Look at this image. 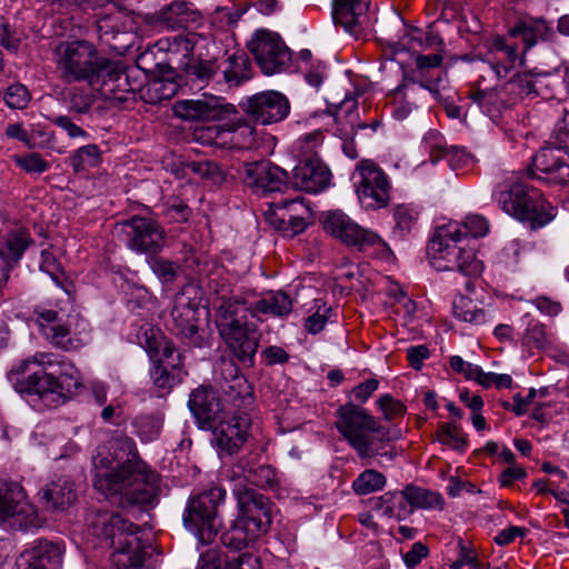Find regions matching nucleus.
I'll list each match as a JSON object with an SVG mask.
<instances>
[{
  "instance_id": "nucleus-25",
  "label": "nucleus",
  "mask_w": 569,
  "mask_h": 569,
  "mask_svg": "<svg viewBox=\"0 0 569 569\" xmlns=\"http://www.w3.org/2000/svg\"><path fill=\"white\" fill-rule=\"evenodd\" d=\"M533 167L548 174V179L565 184L569 182V152L561 144H547L533 156Z\"/></svg>"
},
{
  "instance_id": "nucleus-46",
  "label": "nucleus",
  "mask_w": 569,
  "mask_h": 569,
  "mask_svg": "<svg viewBox=\"0 0 569 569\" xmlns=\"http://www.w3.org/2000/svg\"><path fill=\"white\" fill-rule=\"evenodd\" d=\"M243 478L251 485L260 488H274L277 477L274 470L268 465L246 463L242 466Z\"/></svg>"
},
{
  "instance_id": "nucleus-51",
  "label": "nucleus",
  "mask_w": 569,
  "mask_h": 569,
  "mask_svg": "<svg viewBox=\"0 0 569 569\" xmlns=\"http://www.w3.org/2000/svg\"><path fill=\"white\" fill-rule=\"evenodd\" d=\"M134 426L142 441H153L162 429V418L152 415H141L136 418Z\"/></svg>"
},
{
  "instance_id": "nucleus-36",
  "label": "nucleus",
  "mask_w": 569,
  "mask_h": 569,
  "mask_svg": "<svg viewBox=\"0 0 569 569\" xmlns=\"http://www.w3.org/2000/svg\"><path fill=\"white\" fill-rule=\"evenodd\" d=\"M171 76H153L147 83L139 88L140 99L149 104H158L173 98L178 91V84Z\"/></svg>"
},
{
  "instance_id": "nucleus-34",
  "label": "nucleus",
  "mask_w": 569,
  "mask_h": 569,
  "mask_svg": "<svg viewBox=\"0 0 569 569\" xmlns=\"http://www.w3.org/2000/svg\"><path fill=\"white\" fill-rule=\"evenodd\" d=\"M252 186L263 194L281 191L288 179L287 171L270 162H261L250 170Z\"/></svg>"
},
{
  "instance_id": "nucleus-32",
  "label": "nucleus",
  "mask_w": 569,
  "mask_h": 569,
  "mask_svg": "<svg viewBox=\"0 0 569 569\" xmlns=\"http://www.w3.org/2000/svg\"><path fill=\"white\" fill-rule=\"evenodd\" d=\"M220 388L224 396L238 408L252 405L251 386L233 365H228L222 371Z\"/></svg>"
},
{
  "instance_id": "nucleus-61",
  "label": "nucleus",
  "mask_w": 569,
  "mask_h": 569,
  "mask_svg": "<svg viewBox=\"0 0 569 569\" xmlns=\"http://www.w3.org/2000/svg\"><path fill=\"white\" fill-rule=\"evenodd\" d=\"M470 566L472 569H485L478 560L476 552L459 541V558L451 565V569H461L463 566Z\"/></svg>"
},
{
  "instance_id": "nucleus-11",
  "label": "nucleus",
  "mask_w": 569,
  "mask_h": 569,
  "mask_svg": "<svg viewBox=\"0 0 569 569\" xmlns=\"http://www.w3.org/2000/svg\"><path fill=\"white\" fill-rule=\"evenodd\" d=\"M226 490L212 487L189 498L182 520L201 545L211 543L221 528L218 515L220 505L224 501Z\"/></svg>"
},
{
  "instance_id": "nucleus-6",
  "label": "nucleus",
  "mask_w": 569,
  "mask_h": 569,
  "mask_svg": "<svg viewBox=\"0 0 569 569\" xmlns=\"http://www.w3.org/2000/svg\"><path fill=\"white\" fill-rule=\"evenodd\" d=\"M461 240L462 232L458 222L438 228L427 249L430 264L438 271L458 270L468 277L480 274L482 262L476 258L473 250L459 246Z\"/></svg>"
},
{
  "instance_id": "nucleus-20",
  "label": "nucleus",
  "mask_w": 569,
  "mask_h": 569,
  "mask_svg": "<svg viewBox=\"0 0 569 569\" xmlns=\"http://www.w3.org/2000/svg\"><path fill=\"white\" fill-rule=\"evenodd\" d=\"M308 214L309 208L302 198L297 197L273 203L264 216L270 226L281 231L283 236L292 238L305 231Z\"/></svg>"
},
{
  "instance_id": "nucleus-28",
  "label": "nucleus",
  "mask_w": 569,
  "mask_h": 569,
  "mask_svg": "<svg viewBox=\"0 0 569 569\" xmlns=\"http://www.w3.org/2000/svg\"><path fill=\"white\" fill-rule=\"evenodd\" d=\"M157 21L169 30L197 28L202 22V14L196 6L187 0H173L156 13Z\"/></svg>"
},
{
  "instance_id": "nucleus-48",
  "label": "nucleus",
  "mask_w": 569,
  "mask_h": 569,
  "mask_svg": "<svg viewBox=\"0 0 569 569\" xmlns=\"http://www.w3.org/2000/svg\"><path fill=\"white\" fill-rule=\"evenodd\" d=\"M453 315L457 319L472 325L486 322V312L467 297H460L453 302Z\"/></svg>"
},
{
  "instance_id": "nucleus-43",
  "label": "nucleus",
  "mask_w": 569,
  "mask_h": 569,
  "mask_svg": "<svg viewBox=\"0 0 569 569\" xmlns=\"http://www.w3.org/2000/svg\"><path fill=\"white\" fill-rule=\"evenodd\" d=\"M522 322L526 325V330L521 338L525 347L542 350L551 346V336L542 322L531 318L529 315L523 316Z\"/></svg>"
},
{
  "instance_id": "nucleus-39",
  "label": "nucleus",
  "mask_w": 569,
  "mask_h": 569,
  "mask_svg": "<svg viewBox=\"0 0 569 569\" xmlns=\"http://www.w3.org/2000/svg\"><path fill=\"white\" fill-rule=\"evenodd\" d=\"M375 508L388 518L402 519L411 515L408 507L405 489L396 492H386L373 501Z\"/></svg>"
},
{
  "instance_id": "nucleus-58",
  "label": "nucleus",
  "mask_w": 569,
  "mask_h": 569,
  "mask_svg": "<svg viewBox=\"0 0 569 569\" xmlns=\"http://www.w3.org/2000/svg\"><path fill=\"white\" fill-rule=\"evenodd\" d=\"M378 406L386 420H392L403 416L406 407L390 395H383L378 399Z\"/></svg>"
},
{
  "instance_id": "nucleus-45",
  "label": "nucleus",
  "mask_w": 569,
  "mask_h": 569,
  "mask_svg": "<svg viewBox=\"0 0 569 569\" xmlns=\"http://www.w3.org/2000/svg\"><path fill=\"white\" fill-rule=\"evenodd\" d=\"M443 82V78L441 74H439L435 80H430L428 82L419 81L417 82L421 88L428 90L432 97L438 100L445 111L448 118L450 119H465V113L462 112V109L456 104L455 100L450 96H445L441 92V89L443 87L441 86Z\"/></svg>"
},
{
  "instance_id": "nucleus-60",
  "label": "nucleus",
  "mask_w": 569,
  "mask_h": 569,
  "mask_svg": "<svg viewBox=\"0 0 569 569\" xmlns=\"http://www.w3.org/2000/svg\"><path fill=\"white\" fill-rule=\"evenodd\" d=\"M14 160L24 171L32 173H42L48 169V163L38 154L29 153L26 156H16Z\"/></svg>"
},
{
  "instance_id": "nucleus-3",
  "label": "nucleus",
  "mask_w": 569,
  "mask_h": 569,
  "mask_svg": "<svg viewBox=\"0 0 569 569\" xmlns=\"http://www.w3.org/2000/svg\"><path fill=\"white\" fill-rule=\"evenodd\" d=\"M87 522L91 533L113 548L112 562L119 569H137L143 566L150 543L143 539V530L106 510L90 511Z\"/></svg>"
},
{
  "instance_id": "nucleus-19",
  "label": "nucleus",
  "mask_w": 569,
  "mask_h": 569,
  "mask_svg": "<svg viewBox=\"0 0 569 569\" xmlns=\"http://www.w3.org/2000/svg\"><path fill=\"white\" fill-rule=\"evenodd\" d=\"M172 110L174 116L187 121H216L237 112L236 107L226 102L224 98L212 94L176 101Z\"/></svg>"
},
{
  "instance_id": "nucleus-8",
  "label": "nucleus",
  "mask_w": 569,
  "mask_h": 569,
  "mask_svg": "<svg viewBox=\"0 0 569 569\" xmlns=\"http://www.w3.org/2000/svg\"><path fill=\"white\" fill-rule=\"evenodd\" d=\"M34 320L43 338L63 351H77L91 340V327L79 313L66 315L56 309L37 307Z\"/></svg>"
},
{
  "instance_id": "nucleus-21",
  "label": "nucleus",
  "mask_w": 569,
  "mask_h": 569,
  "mask_svg": "<svg viewBox=\"0 0 569 569\" xmlns=\"http://www.w3.org/2000/svg\"><path fill=\"white\" fill-rule=\"evenodd\" d=\"M250 419L247 415L229 416L227 412L210 425L216 446L227 455L236 453L246 442Z\"/></svg>"
},
{
  "instance_id": "nucleus-40",
  "label": "nucleus",
  "mask_w": 569,
  "mask_h": 569,
  "mask_svg": "<svg viewBox=\"0 0 569 569\" xmlns=\"http://www.w3.org/2000/svg\"><path fill=\"white\" fill-rule=\"evenodd\" d=\"M292 301L290 297L282 292H272L264 298L258 300L253 305L252 316L271 315L274 317H283L291 312Z\"/></svg>"
},
{
  "instance_id": "nucleus-33",
  "label": "nucleus",
  "mask_w": 569,
  "mask_h": 569,
  "mask_svg": "<svg viewBox=\"0 0 569 569\" xmlns=\"http://www.w3.org/2000/svg\"><path fill=\"white\" fill-rule=\"evenodd\" d=\"M41 499L48 510L64 511L77 500L73 482L66 477L51 481L40 491Z\"/></svg>"
},
{
  "instance_id": "nucleus-14",
  "label": "nucleus",
  "mask_w": 569,
  "mask_h": 569,
  "mask_svg": "<svg viewBox=\"0 0 569 569\" xmlns=\"http://www.w3.org/2000/svg\"><path fill=\"white\" fill-rule=\"evenodd\" d=\"M0 522H9L20 530L38 526L37 510L17 482L0 480Z\"/></svg>"
},
{
  "instance_id": "nucleus-26",
  "label": "nucleus",
  "mask_w": 569,
  "mask_h": 569,
  "mask_svg": "<svg viewBox=\"0 0 569 569\" xmlns=\"http://www.w3.org/2000/svg\"><path fill=\"white\" fill-rule=\"evenodd\" d=\"M482 61L491 68L498 79H503L518 64L525 62V54L520 56L516 46L508 44L501 37H496L487 43Z\"/></svg>"
},
{
  "instance_id": "nucleus-23",
  "label": "nucleus",
  "mask_w": 569,
  "mask_h": 569,
  "mask_svg": "<svg viewBox=\"0 0 569 569\" xmlns=\"http://www.w3.org/2000/svg\"><path fill=\"white\" fill-rule=\"evenodd\" d=\"M219 333L232 355L246 367L254 365L259 348L260 333L249 325H237L219 330Z\"/></svg>"
},
{
  "instance_id": "nucleus-50",
  "label": "nucleus",
  "mask_w": 569,
  "mask_h": 569,
  "mask_svg": "<svg viewBox=\"0 0 569 569\" xmlns=\"http://www.w3.org/2000/svg\"><path fill=\"white\" fill-rule=\"evenodd\" d=\"M386 485V477L373 469H367L361 472L352 483L353 490L358 495H369L381 490Z\"/></svg>"
},
{
  "instance_id": "nucleus-30",
  "label": "nucleus",
  "mask_w": 569,
  "mask_h": 569,
  "mask_svg": "<svg viewBox=\"0 0 569 569\" xmlns=\"http://www.w3.org/2000/svg\"><path fill=\"white\" fill-rule=\"evenodd\" d=\"M508 34L512 38H521L522 52L526 54L538 41L549 40L553 36V31L543 18L526 17L517 20L509 28Z\"/></svg>"
},
{
  "instance_id": "nucleus-47",
  "label": "nucleus",
  "mask_w": 569,
  "mask_h": 569,
  "mask_svg": "<svg viewBox=\"0 0 569 569\" xmlns=\"http://www.w3.org/2000/svg\"><path fill=\"white\" fill-rule=\"evenodd\" d=\"M437 439L440 443L456 450L465 452L468 447V438L460 427L456 423L448 422L439 426Z\"/></svg>"
},
{
  "instance_id": "nucleus-31",
  "label": "nucleus",
  "mask_w": 569,
  "mask_h": 569,
  "mask_svg": "<svg viewBox=\"0 0 569 569\" xmlns=\"http://www.w3.org/2000/svg\"><path fill=\"white\" fill-rule=\"evenodd\" d=\"M197 312L196 306L183 301L181 298L176 300L171 310V329L192 346H200L202 341L198 333Z\"/></svg>"
},
{
  "instance_id": "nucleus-18",
  "label": "nucleus",
  "mask_w": 569,
  "mask_h": 569,
  "mask_svg": "<svg viewBox=\"0 0 569 569\" xmlns=\"http://www.w3.org/2000/svg\"><path fill=\"white\" fill-rule=\"evenodd\" d=\"M239 107L261 124H270L286 119L290 111V103L284 94L278 91H262L244 98Z\"/></svg>"
},
{
  "instance_id": "nucleus-35",
  "label": "nucleus",
  "mask_w": 569,
  "mask_h": 569,
  "mask_svg": "<svg viewBox=\"0 0 569 569\" xmlns=\"http://www.w3.org/2000/svg\"><path fill=\"white\" fill-rule=\"evenodd\" d=\"M27 555L28 566L24 569H60L63 548L51 541L39 540Z\"/></svg>"
},
{
  "instance_id": "nucleus-22",
  "label": "nucleus",
  "mask_w": 569,
  "mask_h": 569,
  "mask_svg": "<svg viewBox=\"0 0 569 569\" xmlns=\"http://www.w3.org/2000/svg\"><path fill=\"white\" fill-rule=\"evenodd\" d=\"M217 297L213 300L216 309V323L218 330L230 328L237 325H248V313L252 315L253 305L248 303L233 290L222 287L216 291Z\"/></svg>"
},
{
  "instance_id": "nucleus-27",
  "label": "nucleus",
  "mask_w": 569,
  "mask_h": 569,
  "mask_svg": "<svg viewBox=\"0 0 569 569\" xmlns=\"http://www.w3.org/2000/svg\"><path fill=\"white\" fill-rule=\"evenodd\" d=\"M330 171L317 157L300 160L293 167V184L309 193H318L328 187Z\"/></svg>"
},
{
  "instance_id": "nucleus-9",
  "label": "nucleus",
  "mask_w": 569,
  "mask_h": 569,
  "mask_svg": "<svg viewBox=\"0 0 569 569\" xmlns=\"http://www.w3.org/2000/svg\"><path fill=\"white\" fill-rule=\"evenodd\" d=\"M498 203L506 213L529 223L533 230L545 227L557 216V208L539 190L522 183H513L500 192Z\"/></svg>"
},
{
  "instance_id": "nucleus-52",
  "label": "nucleus",
  "mask_w": 569,
  "mask_h": 569,
  "mask_svg": "<svg viewBox=\"0 0 569 569\" xmlns=\"http://www.w3.org/2000/svg\"><path fill=\"white\" fill-rule=\"evenodd\" d=\"M149 264L158 279L167 284L176 281L181 268L177 262L163 259L161 257H153L149 260Z\"/></svg>"
},
{
  "instance_id": "nucleus-7",
  "label": "nucleus",
  "mask_w": 569,
  "mask_h": 569,
  "mask_svg": "<svg viewBox=\"0 0 569 569\" xmlns=\"http://www.w3.org/2000/svg\"><path fill=\"white\" fill-rule=\"evenodd\" d=\"M54 61L59 78L66 83L91 84L108 66V60L87 40L60 42L54 50Z\"/></svg>"
},
{
  "instance_id": "nucleus-55",
  "label": "nucleus",
  "mask_w": 569,
  "mask_h": 569,
  "mask_svg": "<svg viewBox=\"0 0 569 569\" xmlns=\"http://www.w3.org/2000/svg\"><path fill=\"white\" fill-rule=\"evenodd\" d=\"M3 100L10 109H24L31 100V96L26 86L13 83L4 92Z\"/></svg>"
},
{
  "instance_id": "nucleus-56",
  "label": "nucleus",
  "mask_w": 569,
  "mask_h": 569,
  "mask_svg": "<svg viewBox=\"0 0 569 569\" xmlns=\"http://www.w3.org/2000/svg\"><path fill=\"white\" fill-rule=\"evenodd\" d=\"M393 217L396 221V228L401 233H407L415 226L418 219V212L408 206L399 204L395 208Z\"/></svg>"
},
{
  "instance_id": "nucleus-64",
  "label": "nucleus",
  "mask_w": 569,
  "mask_h": 569,
  "mask_svg": "<svg viewBox=\"0 0 569 569\" xmlns=\"http://www.w3.org/2000/svg\"><path fill=\"white\" fill-rule=\"evenodd\" d=\"M197 569H222L221 551L212 548L201 552Z\"/></svg>"
},
{
  "instance_id": "nucleus-13",
  "label": "nucleus",
  "mask_w": 569,
  "mask_h": 569,
  "mask_svg": "<svg viewBox=\"0 0 569 569\" xmlns=\"http://www.w3.org/2000/svg\"><path fill=\"white\" fill-rule=\"evenodd\" d=\"M151 337L146 331V348L149 352L158 351L160 348V357L150 371V377L154 387L164 392H169L173 387L179 385L187 372L183 369L182 357L174 346L167 340L157 342L153 330L150 329Z\"/></svg>"
},
{
  "instance_id": "nucleus-12",
  "label": "nucleus",
  "mask_w": 569,
  "mask_h": 569,
  "mask_svg": "<svg viewBox=\"0 0 569 569\" xmlns=\"http://www.w3.org/2000/svg\"><path fill=\"white\" fill-rule=\"evenodd\" d=\"M323 230L348 247L359 251H369L387 258L391 254L389 246L372 230L361 227L341 210L327 211L322 216Z\"/></svg>"
},
{
  "instance_id": "nucleus-37",
  "label": "nucleus",
  "mask_w": 569,
  "mask_h": 569,
  "mask_svg": "<svg viewBox=\"0 0 569 569\" xmlns=\"http://www.w3.org/2000/svg\"><path fill=\"white\" fill-rule=\"evenodd\" d=\"M508 92L503 89V86H500L473 90L469 93V98L491 119H497L502 110L513 102L506 98Z\"/></svg>"
},
{
  "instance_id": "nucleus-15",
  "label": "nucleus",
  "mask_w": 569,
  "mask_h": 569,
  "mask_svg": "<svg viewBox=\"0 0 569 569\" xmlns=\"http://www.w3.org/2000/svg\"><path fill=\"white\" fill-rule=\"evenodd\" d=\"M248 49L266 76L282 72L291 61L290 49L278 33L269 30L256 31Z\"/></svg>"
},
{
  "instance_id": "nucleus-44",
  "label": "nucleus",
  "mask_w": 569,
  "mask_h": 569,
  "mask_svg": "<svg viewBox=\"0 0 569 569\" xmlns=\"http://www.w3.org/2000/svg\"><path fill=\"white\" fill-rule=\"evenodd\" d=\"M405 493L408 507L411 509V513L415 509L441 508L443 503L439 493L417 486H407L405 488Z\"/></svg>"
},
{
  "instance_id": "nucleus-42",
  "label": "nucleus",
  "mask_w": 569,
  "mask_h": 569,
  "mask_svg": "<svg viewBox=\"0 0 569 569\" xmlns=\"http://www.w3.org/2000/svg\"><path fill=\"white\" fill-rule=\"evenodd\" d=\"M223 78L229 86H240L251 79L252 68L249 58L243 52L231 54L227 59Z\"/></svg>"
},
{
  "instance_id": "nucleus-17",
  "label": "nucleus",
  "mask_w": 569,
  "mask_h": 569,
  "mask_svg": "<svg viewBox=\"0 0 569 569\" xmlns=\"http://www.w3.org/2000/svg\"><path fill=\"white\" fill-rule=\"evenodd\" d=\"M127 247L137 253H157L166 242L160 224L151 219L134 216L122 222Z\"/></svg>"
},
{
  "instance_id": "nucleus-24",
  "label": "nucleus",
  "mask_w": 569,
  "mask_h": 569,
  "mask_svg": "<svg viewBox=\"0 0 569 569\" xmlns=\"http://www.w3.org/2000/svg\"><path fill=\"white\" fill-rule=\"evenodd\" d=\"M369 0H335L332 17L337 26L355 38L369 28Z\"/></svg>"
},
{
  "instance_id": "nucleus-62",
  "label": "nucleus",
  "mask_w": 569,
  "mask_h": 569,
  "mask_svg": "<svg viewBox=\"0 0 569 569\" xmlns=\"http://www.w3.org/2000/svg\"><path fill=\"white\" fill-rule=\"evenodd\" d=\"M330 310L331 309L326 306H323L322 309L319 307L315 313L308 317L305 323L307 331L312 335L320 332L328 321L327 313H329Z\"/></svg>"
},
{
  "instance_id": "nucleus-63",
  "label": "nucleus",
  "mask_w": 569,
  "mask_h": 569,
  "mask_svg": "<svg viewBox=\"0 0 569 569\" xmlns=\"http://www.w3.org/2000/svg\"><path fill=\"white\" fill-rule=\"evenodd\" d=\"M166 216L176 222H184L191 216V209L181 200H173L171 203H168Z\"/></svg>"
},
{
  "instance_id": "nucleus-10",
  "label": "nucleus",
  "mask_w": 569,
  "mask_h": 569,
  "mask_svg": "<svg viewBox=\"0 0 569 569\" xmlns=\"http://www.w3.org/2000/svg\"><path fill=\"white\" fill-rule=\"evenodd\" d=\"M198 38L189 33L160 39L137 57L136 64L146 74L171 76L178 66H186L183 58L194 50Z\"/></svg>"
},
{
  "instance_id": "nucleus-49",
  "label": "nucleus",
  "mask_w": 569,
  "mask_h": 569,
  "mask_svg": "<svg viewBox=\"0 0 569 569\" xmlns=\"http://www.w3.org/2000/svg\"><path fill=\"white\" fill-rule=\"evenodd\" d=\"M183 60H186V66H178L177 69L186 71L189 77L198 80L200 83L209 82L216 73L211 61H196L193 59V50Z\"/></svg>"
},
{
  "instance_id": "nucleus-57",
  "label": "nucleus",
  "mask_w": 569,
  "mask_h": 569,
  "mask_svg": "<svg viewBox=\"0 0 569 569\" xmlns=\"http://www.w3.org/2000/svg\"><path fill=\"white\" fill-rule=\"evenodd\" d=\"M21 44V34L7 21L0 22V46L9 52H17Z\"/></svg>"
},
{
  "instance_id": "nucleus-16",
  "label": "nucleus",
  "mask_w": 569,
  "mask_h": 569,
  "mask_svg": "<svg viewBox=\"0 0 569 569\" xmlns=\"http://www.w3.org/2000/svg\"><path fill=\"white\" fill-rule=\"evenodd\" d=\"M360 180L356 192L362 207L378 210L388 206L390 201V182L383 171L370 160H361L357 164Z\"/></svg>"
},
{
  "instance_id": "nucleus-54",
  "label": "nucleus",
  "mask_w": 569,
  "mask_h": 569,
  "mask_svg": "<svg viewBox=\"0 0 569 569\" xmlns=\"http://www.w3.org/2000/svg\"><path fill=\"white\" fill-rule=\"evenodd\" d=\"M70 161L76 171H81L88 167H94L99 163L100 151L98 150L97 144H84L77 150Z\"/></svg>"
},
{
  "instance_id": "nucleus-41",
  "label": "nucleus",
  "mask_w": 569,
  "mask_h": 569,
  "mask_svg": "<svg viewBox=\"0 0 569 569\" xmlns=\"http://www.w3.org/2000/svg\"><path fill=\"white\" fill-rule=\"evenodd\" d=\"M446 159L452 169L462 168L473 161V156L469 153L463 146L458 144H435L430 150V159L436 163L440 159Z\"/></svg>"
},
{
  "instance_id": "nucleus-38",
  "label": "nucleus",
  "mask_w": 569,
  "mask_h": 569,
  "mask_svg": "<svg viewBox=\"0 0 569 569\" xmlns=\"http://www.w3.org/2000/svg\"><path fill=\"white\" fill-rule=\"evenodd\" d=\"M241 130V134H253L254 128L251 127L247 120L239 119L231 123L226 124H209L201 126L194 130V142H214L217 139L222 138L224 132H236Z\"/></svg>"
},
{
  "instance_id": "nucleus-4",
  "label": "nucleus",
  "mask_w": 569,
  "mask_h": 569,
  "mask_svg": "<svg viewBox=\"0 0 569 569\" xmlns=\"http://www.w3.org/2000/svg\"><path fill=\"white\" fill-rule=\"evenodd\" d=\"M336 427L362 459L385 455L386 443L398 437L352 402L339 407Z\"/></svg>"
},
{
  "instance_id": "nucleus-1",
  "label": "nucleus",
  "mask_w": 569,
  "mask_h": 569,
  "mask_svg": "<svg viewBox=\"0 0 569 569\" xmlns=\"http://www.w3.org/2000/svg\"><path fill=\"white\" fill-rule=\"evenodd\" d=\"M110 448L114 456L99 449L93 458L94 488L123 509L151 505L159 493V476L138 457L131 439H114Z\"/></svg>"
},
{
  "instance_id": "nucleus-59",
  "label": "nucleus",
  "mask_w": 569,
  "mask_h": 569,
  "mask_svg": "<svg viewBox=\"0 0 569 569\" xmlns=\"http://www.w3.org/2000/svg\"><path fill=\"white\" fill-rule=\"evenodd\" d=\"M503 89L509 92L518 91L521 96H530L537 93L533 82L529 79L528 74L518 73L510 81L503 84Z\"/></svg>"
},
{
  "instance_id": "nucleus-5",
  "label": "nucleus",
  "mask_w": 569,
  "mask_h": 569,
  "mask_svg": "<svg viewBox=\"0 0 569 569\" xmlns=\"http://www.w3.org/2000/svg\"><path fill=\"white\" fill-rule=\"evenodd\" d=\"M238 517L221 537L223 546L241 550L266 533L271 523V502L263 495L250 488L237 487Z\"/></svg>"
},
{
  "instance_id": "nucleus-2",
  "label": "nucleus",
  "mask_w": 569,
  "mask_h": 569,
  "mask_svg": "<svg viewBox=\"0 0 569 569\" xmlns=\"http://www.w3.org/2000/svg\"><path fill=\"white\" fill-rule=\"evenodd\" d=\"M17 391L34 395L49 408L64 403L81 387L79 371L51 353L21 360L8 375Z\"/></svg>"
},
{
  "instance_id": "nucleus-53",
  "label": "nucleus",
  "mask_w": 569,
  "mask_h": 569,
  "mask_svg": "<svg viewBox=\"0 0 569 569\" xmlns=\"http://www.w3.org/2000/svg\"><path fill=\"white\" fill-rule=\"evenodd\" d=\"M463 237L481 238L489 233L490 224L481 214H468L462 222H458Z\"/></svg>"
},
{
  "instance_id": "nucleus-29",
  "label": "nucleus",
  "mask_w": 569,
  "mask_h": 569,
  "mask_svg": "<svg viewBox=\"0 0 569 569\" xmlns=\"http://www.w3.org/2000/svg\"><path fill=\"white\" fill-rule=\"evenodd\" d=\"M188 406L198 423L203 429H207L226 413L217 392L210 387H199L193 390L190 395Z\"/></svg>"
}]
</instances>
